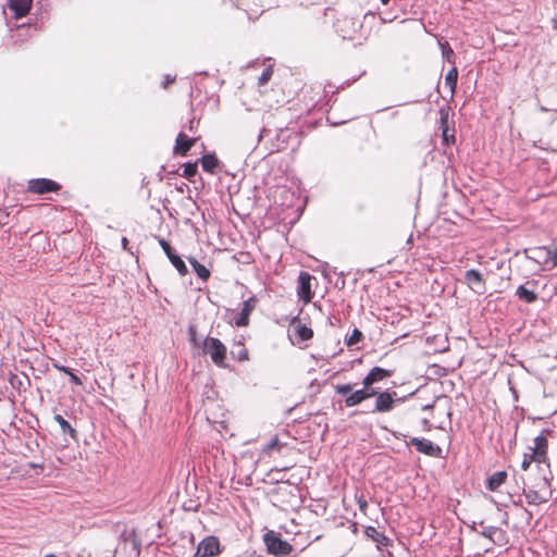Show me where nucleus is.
<instances>
[{
  "label": "nucleus",
  "mask_w": 557,
  "mask_h": 557,
  "mask_svg": "<svg viewBox=\"0 0 557 557\" xmlns=\"http://www.w3.org/2000/svg\"><path fill=\"white\" fill-rule=\"evenodd\" d=\"M393 374L394 370L373 367L363 377L362 388L352 391V386L350 384H338L335 386V392L338 395L347 396L345 398V406L348 408L356 407L362 404L364 400L374 397L375 401L372 412H389L400 400L396 398L397 393L395 391L379 392L374 385L389 379Z\"/></svg>",
  "instance_id": "nucleus-1"
},
{
  "label": "nucleus",
  "mask_w": 557,
  "mask_h": 557,
  "mask_svg": "<svg viewBox=\"0 0 557 557\" xmlns=\"http://www.w3.org/2000/svg\"><path fill=\"white\" fill-rule=\"evenodd\" d=\"M533 462L537 468H541L543 465L549 468L548 440L543 433L534 438V446L531 447V453L523 455L521 469L528 471Z\"/></svg>",
  "instance_id": "nucleus-2"
},
{
  "label": "nucleus",
  "mask_w": 557,
  "mask_h": 557,
  "mask_svg": "<svg viewBox=\"0 0 557 557\" xmlns=\"http://www.w3.org/2000/svg\"><path fill=\"white\" fill-rule=\"evenodd\" d=\"M201 349L205 355H209L211 361L219 368L225 369L226 364V356L227 348L226 346L216 337L207 336L202 344Z\"/></svg>",
  "instance_id": "nucleus-3"
},
{
  "label": "nucleus",
  "mask_w": 557,
  "mask_h": 557,
  "mask_svg": "<svg viewBox=\"0 0 557 557\" xmlns=\"http://www.w3.org/2000/svg\"><path fill=\"white\" fill-rule=\"evenodd\" d=\"M523 494L529 505H541L547 503L552 496L548 480L543 476L537 482L535 487H529L528 490H524Z\"/></svg>",
  "instance_id": "nucleus-4"
},
{
  "label": "nucleus",
  "mask_w": 557,
  "mask_h": 557,
  "mask_svg": "<svg viewBox=\"0 0 557 557\" xmlns=\"http://www.w3.org/2000/svg\"><path fill=\"white\" fill-rule=\"evenodd\" d=\"M263 541L271 555L286 556L293 550V546L287 541L282 540L273 531L265 533L263 535Z\"/></svg>",
  "instance_id": "nucleus-5"
},
{
  "label": "nucleus",
  "mask_w": 557,
  "mask_h": 557,
  "mask_svg": "<svg viewBox=\"0 0 557 557\" xmlns=\"http://www.w3.org/2000/svg\"><path fill=\"white\" fill-rule=\"evenodd\" d=\"M453 111L449 106H444L440 109V128L442 131V137L444 143L454 144L456 140L455 128L453 121Z\"/></svg>",
  "instance_id": "nucleus-6"
},
{
  "label": "nucleus",
  "mask_w": 557,
  "mask_h": 557,
  "mask_svg": "<svg viewBox=\"0 0 557 557\" xmlns=\"http://www.w3.org/2000/svg\"><path fill=\"white\" fill-rule=\"evenodd\" d=\"M62 186L49 178H32L27 182L26 191L34 195H45L48 193H58Z\"/></svg>",
  "instance_id": "nucleus-7"
},
{
  "label": "nucleus",
  "mask_w": 557,
  "mask_h": 557,
  "mask_svg": "<svg viewBox=\"0 0 557 557\" xmlns=\"http://www.w3.org/2000/svg\"><path fill=\"white\" fill-rule=\"evenodd\" d=\"M222 553L221 542L215 535L203 537L195 553V557H215Z\"/></svg>",
  "instance_id": "nucleus-8"
},
{
  "label": "nucleus",
  "mask_w": 557,
  "mask_h": 557,
  "mask_svg": "<svg viewBox=\"0 0 557 557\" xmlns=\"http://www.w3.org/2000/svg\"><path fill=\"white\" fill-rule=\"evenodd\" d=\"M312 280L313 276L309 272L301 271L299 273L297 296L305 305L311 302L313 297V293L311 290Z\"/></svg>",
  "instance_id": "nucleus-9"
},
{
  "label": "nucleus",
  "mask_w": 557,
  "mask_h": 557,
  "mask_svg": "<svg viewBox=\"0 0 557 557\" xmlns=\"http://www.w3.org/2000/svg\"><path fill=\"white\" fill-rule=\"evenodd\" d=\"M159 245L163 249L164 253L173 264V267L177 270V272L185 276L188 273V269L182 258L174 251L171 247L170 243L164 238H159Z\"/></svg>",
  "instance_id": "nucleus-10"
},
{
  "label": "nucleus",
  "mask_w": 557,
  "mask_h": 557,
  "mask_svg": "<svg viewBox=\"0 0 557 557\" xmlns=\"http://www.w3.org/2000/svg\"><path fill=\"white\" fill-rule=\"evenodd\" d=\"M408 445L413 446L419 453L430 457H440L442 454V448L430 440L412 437Z\"/></svg>",
  "instance_id": "nucleus-11"
},
{
  "label": "nucleus",
  "mask_w": 557,
  "mask_h": 557,
  "mask_svg": "<svg viewBox=\"0 0 557 557\" xmlns=\"http://www.w3.org/2000/svg\"><path fill=\"white\" fill-rule=\"evenodd\" d=\"M537 284V281L531 280L528 281L525 284L518 286L516 290L517 297L525 304L535 302L537 300V293L535 290Z\"/></svg>",
  "instance_id": "nucleus-12"
},
{
  "label": "nucleus",
  "mask_w": 557,
  "mask_h": 557,
  "mask_svg": "<svg viewBox=\"0 0 557 557\" xmlns=\"http://www.w3.org/2000/svg\"><path fill=\"white\" fill-rule=\"evenodd\" d=\"M534 255L533 259L539 263H548L550 262L553 267H557V247L549 249L547 247H536L532 249Z\"/></svg>",
  "instance_id": "nucleus-13"
},
{
  "label": "nucleus",
  "mask_w": 557,
  "mask_h": 557,
  "mask_svg": "<svg viewBox=\"0 0 557 557\" xmlns=\"http://www.w3.org/2000/svg\"><path fill=\"white\" fill-rule=\"evenodd\" d=\"M256 306H257L256 297H250L249 299L245 300L243 304L242 311L238 314V318L235 320V325L238 327L248 326L249 322H250V314L256 309Z\"/></svg>",
  "instance_id": "nucleus-14"
},
{
  "label": "nucleus",
  "mask_w": 557,
  "mask_h": 557,
  "mask_svg": "<svg viewBox=\"0 0 557 557\" xmlns=\"http://www.w3.org/2000/svg\"><path fill=\"white\" fill-rule=\"evenodd\" d=\"M195 143V138H189L186 134L180 133L175 139L174 153L186 157Z\"/></svg>",
  "instance_id": "nucleus-15"
},
{
  "label": "nucleus",
  "mask_w": 557,
  "mask_h": 557,
  "mask_svg": "<svg viewBox=\"0 0 557 557\" xmlns=\"http://www.w3.org/2000/svg\"><path fill=\"white\" fill-rule=\"evenodd\" d=\"M33 0H9L8 5L14 12L15 18L24 17L32 9Z\"/></svg>",
  "instance_id": "nucleus-16"
},
{
  "label": "nucleus",
  "mask_w": 557,
  "mask_h": 557,
  "mask_svg": "<svg viewBox=\"0 0 557 557\" xmlns=\"http://www.w3.org/2000/svg\"><path fill=\"white\" fill-rule=\"evenodd\" d=\"M507 472L506 471H497L490 475L486 480L487 490L495 492L498 491L499 487L506 482Z\"/></svg>",
  "instance_id": "nucleus-17"
},
{
  "label": "nucleus",
  "mask_w": 557,
  "mask_h": 557,
  "mask_svg": "<svg viewBox=\"0 0 557 557\" xmlns=\"http://www.w3.org/2000/svg\"><path fill=\"white\" fill-rule=\"evenodd\" d=\"M364 534L367 535V537L371 539L373 542H375L376 544H379L381 546L389 545V539L387 536H385L384 533L380 532L374 527H371V525L367 527L364 530Z\"/></svg>",
  "instance_id": "nucleus-18"
},
{
  "label": "nucleus",
  "mask_w": 557,
  "mask_h": 557,
  "mask_svg": "<svg viewBox=\"0 0 557 557\" xmlns=\"http://www.w3.org/2000/svg\"><path fill=\"white\" fill-rule=\"evenodd\" d=\"M297 318H295L293 320V325H294V331H295V335L296 337L301 341V342H306V341H309L313 337V331L312 329L306 326V325H302L300 323H297Z\"/></svg>",
  "instance_id": "nucleus-19"
},
{
  "label": "nucleus",
  "mask_w": 557,
  "mask_h": 557,
  "mask_svg": "<svg viewBox=\"0 0 557 557\" xmlns=\"http://www.w3.org/2000/svg\"><path fill=\"white\" fill-rule=\"evenodd\" d=\"M200 162H201L202 170L210 174H214L215 170L219 165L218 158L212 153L202 156L200 159Z\"/></svg>",
  "instance_id": "nucleus-20"
},
{
  "label": "nucleus",
  "mask_w": 557,
  "mask_h": 557,
  "mask_svg": "<svg viewBox=\"0 0 557 557\" xmlns=\"http://www.w3.org/2000/svg\"><path fill=\"white\" fill-rule=\"evenodd\" d=\"M465 281L471 288H474L476 285H484V280L482 274L476 270H468L465 273Z\"/></svg>",
  "instance_id": "nucleus-21"
},
{
  "label": "nucleus",
  "mask_w": 557,
  "mask_h": 557,
  "mask_svg": "<svg viewBox=\"0 0 557 557\" xmlns=\"http://www.w3.org/2000/svg\"><path fill=\"white\" fill-rule=\"evenodd\" d=\"M189 263L191 264L194 271L202 281H207L210 277V271L200 262H198L195 258H188Z\"/></svg>",
  "instance_id": "nucleus-22"
},
{
  "label": "nucleus",
  "mask_w": 557,
  "mask_h": 557,
  "mask_svg": "<svg viewBox=\"0 0 557 557\" xmlns=\"http://www.w3.org/2000/svg\"><path fill=\"white\" fill-rule=\"evenodd\" d=\"M458 82V70L457 67H451L446 76H445V84L449 87L450 96L453 97Z\"/></svg>",
  "instance_id": "nucleus-23"
},
{
  "label": "nucleus",
  "mask_w": 557,
  "mask_h": 557,
  "mask_svg": "<svg viewBox=\"0 0 557 557\" xmlns=\"http://www.w3.org/2000/svg\"><path fill=\"white\" fill-rule=\"evenodd\" d=\"M54 421L58 422L63 433H67L72 438L77 437V431L61 414H55Z\"/></svg>",
  "instance_id": "nucleus-24"
},
{
  "label": "nucleus",
  "mask_w": 557,
  "mask_h": 557,
  "mask_svg": "<svg viewBox=\"0 0 557 557\" xmlns=\"http://www.w3.org/2000/svg\"><path fill=\"white\" fill-rule=\"evenodd\" d=\"M198 172V163L197 162H188L184 164L183 176L189 181L197 174Z\"/></svg>",
  "instance_id": "nucleus-25"
},
{
  "label": "nucleus",
  "mask_w": 557,
  "mask_h": 557,
  "mask_svg": "<svg viewBox=\"0 0 557 557\" xmlns=\"http://www.w3.org/2000/svg\"><path fill=\"white\" fill-rule=\"evenodd\" d=\"M363 339V334L360 330L354 329L351 334L346 338L345 343L348 347L357 345Z\"/></svg>",
  "instance_id": "nucleus-26"
},
{
  "label": "nucleus",
  "mask_w": 557,
  "mask_h": 557,
  "mask_svg": "<svg viewBox=\"0 0 557 557\" xmlns=\"http://www.w3.org/2000/svg\"><path fill=\"white\" fill-rule=\"evenodd\" d=\"M188 339L193 347H195V348L200 347L197 326L194 324L188 326Z\"/></svg>",
  "instance_id": "nucleus-27"
},
{
  "label": "nucleus",
  "mask_w": 557,
  "mask_h": 557,
  "mask_svg": "<svg viewBox=\"0 0 557 557\" xmlns=\"http://www.w3.org/2000/svg\"><path fill=\"white\" fill-rule=\"evenodd\" d=\"M273 75V69L271 66H268L262 74L259 76L258 83L260 86H263L269 83Z\"/></svg>",
  "instance_id": "nucleus-28"
},
{
  "label": "nucleus",
  "mask_w": 557,
  "mask_h": 557,
  "mask_svg": "<svg viewBox=\"0 0 557 557\" xmlns=\"http://www.w3.org/2000/svg\"><path fill=\"white\" fill-rule=\"evenodd\" d=\"M281 448V444L278 442V438L275 436L274 438H272V441L265 446L264 448V451L267 453H270L272 451L273 449H280Z\"/></svg>",
  "instance_id": "nucleus-29"
},
{
  "label": "nucleus",
  "mask_w": 557,
  "mask_h": 557,
  "mask_svg": "<svg viewBox=\"0 0 557 557\" xmlns=\"http://www.w3.org/2000/svg\"><path fill=\"white\" fill-rule=\"evenodd\" d=\"M176 81V75L166 74L162 82V87L168 89L170 85L174 84Z\"/></svg>",
  "instance_id": "nucleus-30"
},
{
  "label": "nucleus",
  "mask_w": 557,
  "mask_h": 557,
  "mask_svg": "<svg viewBox=\"0 0 557 557\" xmlns=\"http://www.w3.org/2000/svg\"><path fill=\"white\" fill-rule=\"evenodd\" d=\"M357 504L359 506L360 511L363 515H367L368 502L362 495L357 498Z\"/></svg>",
  "instance_id": "nucleus-31"
},
{
  "label": "nucleus",
  "mask_w": 557,
  "mask_h": 557,
  "mask_svg": "<svg viewBox=\"0 0 557 557\" xmlns=\"http://www.w3.org/2000/svg\"><path fill=\"white\" fill-rule=\"evenodd\" d=\"M69 376H70V380L71 382L74 384V385H77V386H81L83 384L82 380L79 379V376H77L73 371L72 369L70 368V373H66Z\"/></svg>",
  "instance_id": "nucleus-32"
},
{
  "label": "nucleus",
  "mask_w": 557,
  "mask_h": 557,
  "mask_svg": "<svg viewBox=\"0 0 557 557\" xmlns=\"http://www.w3.org/2000/svg\"><path fill=\"white\" fill-rule=\"evenodd\" d=\"M52 366H53V368H54V369H57L58 371H61V372H63V373H70V368L64 367V366H61V364H59V363H58V362H55V361H53V362H52Z\"/></svg>",
  "instance_id": "nucleus-33"
},
{
  "label": "nucleus",
  "mask_w": 557,
  "mask_h": 557,
  "mask_svg": "<svg viewBox=\"0 0 557 557\" xmlns=\"http://www.w3.org/2000/svg\"><path fill=\"white\" fill-rule=\"evenodd\" d=\"M443 53H444V55H445L448 60H450V57H453V55H454V51H453V49L448 46V44H447V42H446V47H444V52H443Z\"/></svg>",
  "instance_id": "nucleus-34"
},
{
  "label": "nucleus",
  "mask_w": 557,
  "mask_h": 557,
  "mask_svg": "<svg viewBox=\"0 0 557 557\" xmlns=\"http://www.w3.org/2000/svg\"><path fill=\"white\" fill-rule=\"evenodd\" d=\"M248 359H249L248 351H247L246 348H243V350L239 352L238 360L239 361H246Z\"/></svg>",
  "instance_id": "nucleus-35"
},
{
  "label": "nucleus",
  "mask_w": 557,
  "mask_h": 557,
  "mask_svg": "<svg viewBox=\"0 0 557 557\" xmlns=\"http://www.w3.org/2000/svg\"><path fill=\"white\" fill-rule=\"evenodd\" d=\"M422 425H423L424 431H430L432 428V424L430 423V421L428 419L422 420Z\"/></svg>",
  "instance_id": "nucleus-36"
},
{
  "label": "nucleus",
  "mask_w": 557,
  "mask_h": 557,
  "mask_svg": "<svg viewBox=\"0 0 557 557\" xmlns=\"http://www.w3.org/2000/svg\"><path fill=\"white\" fill-rule=\"evenodd\" d=\"M327 122H330V123H331V125H333V126L342 125V124H344V123H345V121H334V122H333V121H331V117H330V116H327Z\"/></svg>",
  "instance_id": "nucleus-37"
},
{
  "label": "nucleus",
  "mask_w": 557,
  "mask_h": 557,
  "mask_svg": "<svg viewBox=\"0 0 557 557\" xmlns=\"http://www.w3.org/2000/svg\"><path fill=\"white\" fill-rule=\"evenodd\" d=\"M391 0H381L382 4L387 5Z\"/></svg>",
  "instance_id": "nucleus-38"
},
{
  "label": "nucleus",
  "mask_w": 557,
  "mask_h": 557,
  "mask_svg": "<svg viewBox=\"0 0 557 557\" xmlns=\"http://www.w3.org/2000/svg\"><path fill=\"white\" fill-rule=\"evenodd\" d=\"M483 535L491 537V532H488V533L483 532Z\"/></svg>",
  "instance_id": "nucleus-39"
},
{
  "label": "nucleus",
  "mask_w": 557,
  "mask_h": 557,
  "mask_svg": "<svg viewBox=\"0 0 557 557\" xmlns=\"http://www.w3.org/2000/svg\"><path fill=\"white\" fill-rule=\"evenodd\" d=\"M126 244H127V239L123 238V245L126 246Z\"/></svg>",
  "instance_id": "nucleus-40"
}]
</instances>
